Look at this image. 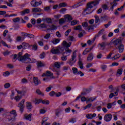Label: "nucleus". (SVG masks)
<instances>
[{
  "label": "nucleus",
  "mask_w": 125,
  "mask_h": 125,
  "mask_svg": "<svg viewBox=\"0 0 125 125\" xmlns=\"http://www.w3.org/2000/svg\"><path fill=\"white\" fill-rule=\"evenodd\" d=\"M123 40L124 38L120 37L119 39L114 40L113 42V44L115 45L116 49L119 50V53H123L124 49H125L124 44L122 43Z\"/></svg>",
  "instance_id": "nucleus-1"
},
{
  "label": "nucleus",
  "mask_w": 125,
  "mask_h": 125,
  "mask_svg": "<svg viewBox=\"0 0 125 125\" xmlns=\"http://www.w3.org/2000/svg\"><path fill=\"white\" fill-rule=\"evenodd\" d=\"M100 0H96L93 1L91 2H88L87 4L86 8L84 10V12L87 11V10H88V8H92L93 6H96V5L99 4V1H100Z\"/></svg>",
  "instance_id": "nucleus-2"
},
{
  "label": "nucleus",
  "mask_w": 125,
  "mask_h": 125,
  "mask_svg": "<svg viewBox=\"0 0 125 125\" xmlns=\"http://www.w3.org/2000/svg\"><path fill=\"white\" fill-rule=\"evenodd\" d=\"M27 54H29L25 53L23 56H22L23 55V53L22 52H19L18 54V60H19V61H20L22 63H25L26 61H25V59L28 57V56H27Z\"/></svg>",
  "instance_id": "nucleus-3"
},
{
  "label": "nucleus",
  "mask_w": 125,
  "mask_h": 125,
  "mask_svg": "<svg viewBox=\"0 0 125 125\" xmlns=\"http://www.w3.org/2000/svg\"><path fill=\"white\" fill-rule=\"evenodd\" d=\"M26 58L25 59V64H31V63H36L37 62V60L36 59H31L30 58V57L31 56V55L30 54H26Z\"/></svg>",
  "instance_id": "nucleus-4"
},
{
  "label": "nucleus",
  "mask_w": 125,
  "mask_h": 125,
  "mask_svg": "<svg viewBox=\"0 0 125 125\" xmlns=\"http://www.w3.org/2000/svg\"><path fill=\"white\" fill-rule=\"evenodd\" d=\"M25 99L22 100V101L18 104V107L20 108V111L21 113H23L24 111V108H25Z\"/></svg>",
  "instance_id": "nucleus-5"
},
{
  "label": "nucleus",
  "mask_w": 125,
  "mask_h": 125,
  "mask_svg": "<svg viewBox=\"0 0 125 125\" xmlns=\"http://www.w3.org/2000/svg\"><path fill=\"white\" fill-rule=\"evenodd\" d=\"M72 71L74 75H80V77H83L84 74L83 72L80 71H78V68L77 67L72 68Z\"/></svg>",
  "instance_id": "nucleus-6"
},
{
  "label": "nucleus",
  "mask_w": 125,
  "mask_h": 125,
  "mask_svg": "<svg viewBox=\"0 0 125 125\" xmlns=\"http://www.w3.org/2000/svg\"><path fill=\"white\" fill-rule=\"evenodd\" d=\"M106 45H107L106 42H102L101 43H99L98 46L100 50H104L105 47H106Z\"/></svg>",
  "instance_id": "nucleus-7"
},
{
  "label": "nucleus",
  "mask_w": 125,
  "mask_h": 125,
  "mask_svg": "<svg viewBox=\"0 0 125 125\" xmlns=\"http://www.w3.org/2000/svg\"><path fill=\"white\" fill-rule=\"evenodd\" d=\"M42 77H50V79H53V73L49 71H47L46 73H43Z\"/></svg>",
  "instance_id": "nucleus-8"
},
{
  "label": "nucleus",
  "mask_w": 125,
  "mask_h": 125,
  "mask_svg": "<svg viewBox=\"0 0 125 125\" xmlns=\"http://www.w3.org/2000/svg\"><path fill=\"white\" fill-rule=\"evenodd\" d=\"M78 65L80 69H83V59H82V55H79Z\"/></svg>",
  "instance_id": "nucleus-9"
},
{
  "label": "nucleus",
  "mask_w": 125,
  "mask_h": 125,
  "mask_svg": "<svg viewBox=\"0 0 125 125\" xmlns=\"http://www.w3.org/2000/svg\"><path fill=\"white\" fill-rule=\"evenodd\" d=\"M112 114H107L104 115V120L105 122H110L112 120Z\"/></svg>",
  "instance_id": "nucleus-10"
},
{
  "label": "nucleus",
  "mask_w": 125,
  "mask_h": 125,
  "mask_svg": "<svg viewBox=\"0 0 125 125\" xmlns=\"http://www.w3.org/2000/svg\"><path fill=\"white\" fill-rule=\"evenodd\" d=\"M64 20L65 22H71L73 20V17L70 15H65L64 16Z\"/></svg>",
  "instance_id": "nucleus-11"
},
{
  "label": "nucleus",
  "mask_w": 125,
  "mask_h": 125,
  "mask_svg": "<svg viewBox=\"0 0 125 125\" xmlns=\"http://www.w3.org/2000/svg\"><path fill=\"white\" fill-rule=\"evenodd\" d=\"M77 61V60H76V59L74 57H72L71 59H70L68 63V64H69V65H70V66H73V65H74V64H75V63H76V62Z\"/></svg>",
  "instance_id": "nucleus-12"
},
{
  "label": "nucleus",
  "mask_w": 125,
  "mask_h": 125,
  "mask_svg": "<svg viewBox=\"0 0 125 125\" xmlns=\"http://www.w3.org/2000/svg\"><path fill=\"white\" fill-rule=\"evenodd\" d=\"M96 117V114H90L88 113L86 115V118H87L88 120H92L93 118H95Z\"/></svg>",
  "instance_id": "nucleus-13"
},
{
  "label": "nucleus",
  "mask_w": 125,
  "mask_h": 125,
  "mask_svg": "<svg viewBox=\"0 0 125 125\" xmlns=\"http://www.w3.org/2000/svg\"><path fill=\"white\" fill-rule=\"evenodd\" d=\"M33 83H34L35 85L37 86V85H39L40 83H41V81L39 80V78H38V77H34Z\"/></svg>",
  "instance_id": "nucleus-14"
},
{
  "label": "nucleus",
  "mask_w": 125,
  "mask_h": 125,
  "mask_svg": "<svg viewBox=\"0 0 125 125\" xmlns=\"http://www.w3.org/2000/svg\"><path fill=\"white\" fill-rule=\"evenodd\" d=\"M15 117H14L13 115H9L8 117V122L9 123H14L15 122Z\"/></svg>",
  "instance_id": "nucleus-15"
},
{
  "label": "nucleus",
  "mask_w": 125,
  "mask_h": 125,
  "mask_svg": "<svg viewBox=\"0 0 125 125\" xmlns=\"http://www.w3.org/2000/svg\"><path fill=\"white\" fill-rule=\"evenodd\" d=\"M26 107L29 111H32V108H33V105H32V103L31 102H26Z\"/></svg>",
  "instance_id": "nucleus-16"
},
{
  "label": "nucleus",
  "mask_w": 125,
  "mask_h": 125,
  "mask_svg": "<svg viewBox=\"0 0 125 125\" xmlns=\"http://www.w3.org/2000/svg\"><path fill=\"white\" fill-rule=\"evenodd\" d=\"M62 45H63L65 47H70V46L72 45V42H69L68 43L67 42L64 41L62 42Z\"/></svg>",
  "instance_id": "nucleus-17"
},
{
  "label": "nucleus",
  "mask_w": 125,
  "mask_h": 125,
  "mask_svg": "<svg viewBox=\"0 0 125 125\" xmlns=\"http://www.w3.org/2000/svg\"><path fill=\"white\" fill-rule=\"evenodd\" d=\"M22 35L25 37H28L30 39H34V38H35V35L32 34H28L27 33L23 32L22 33Z\"/></svg>",
  "instance_id": "nucleus-18"
},
{
  "label": "nucleus",
  "mask_w": 125,
  "mask_h": 125,
  "mask_svg": "<svg viewBox=\"0 0 125 125\" xmlns=\"http://www.w3.org/2000/svg\"><path fill=\"white\" fill-rule=\"evenodd\" d=\"M22 47L23 49H27V48H31V45H30L28 43L23 42L22 43Z\"/></svg>",
  "instance_id": "nucleus-19"
},
{
  "label": "nucleus",
  "mask_w": 125,
  "mask_h": 125,
  "mask_svg": "<svg viewBox=\"0 0 125 125\" xmlns=\"http://www.w3.org/2000/svg\"><path fill=\"white\" fill-rule=\"evenodd\" d=\"M110 5H111V6L110 7V9H109V11H114V7H115V6H117V3H114V2H110Z\"/></svg>",
  "instance_id": "nucleus-20"
},
{
  "label": "nucleus",
  "mask_w": 125,
  "mask_h": 125,
  "mask_svg": "<svg viewBox=\"0 0 125 125\" xmlns=\"http://www.w3.org/2000/svg\"><path fill=\"white\" fill-rule=\"evenodd\" d=\"M37 65L38 68H42V67H44L45 66V64L42 62L41 61H38L37 62Z\"/></svg>",
  "instance_id": "nucleus-21"
},
{
  "label": "nucleus",
  "mask_w": 125,
  "mask_h": 125,
  "mask_svg": "<svg viewBox=\"0 0 125 125\" xmlns=\"http://www.w3.org/2000/svg\"><path fill=\"white\" fill-rule=\"evenodd\" d=\"M92 59H93V54L90 53L87 57V61L90 62L92 61Z\"/></svg>",
  "instance_id": "nucleus-22"
},
{
  "label": "nucleus",
  "mask_w": 125,
  "mask_h": 125,
  "mask_svg": "<svg viewBox=\"0 0 125 125\" xmlns=\"http://www.w3.org/2000/svg\"><path fill=\"white\" fill-rule=\"evenodd\" d=\"M24 118L28 121H32V114L30 113L29 114H25L24 115Z\"/></svg>",
  "instance_id": "nucleus-23"
},
{
  "label": "nucleus",
  "mask_w": 125,
  "mask_h": 125,
  "mask_svg": "<svg viewBox=\"0 0 125 125\" xmlns=\"http://www.w3.org/2000/svg\"><path fill=\"white\" fill-rule=\"evenodd\" d=\"M123 68L118 69L117 71L116 76L120 77L122 74H123Z\"/></svg>",
  "instance_id": "nucleus-24"
},
{
  "label": "nucleus",
  "mask_w": 125,
  "mask_h": 125,
  "mask_svg": "<svg viewBox=\"0 0 125 125\" xmlns=\"http://www.w3.org/2000/svg\"><path fill=\"white\" fill-rule=\"evenodd\" d=\"M31 12V10L29 9H26L24 11L21 12V15H25L26 14L30 13Z\"/></svg>",
  "instance_id": "nucleus-25"
},
{
  "label": "nucleus",
  "mask_w": 125,
  "mask_h": 125,
  "mask_svg": "<svg viewBox=\"0 0 125 125\" xmlns=\"http://www.w3.org/2000/svg\"><path fill=\"white\" fill-rule=\"evenodd\" d=\"M57 49L58 54H61V53H63L64 52V47H58Z\"/></svg>",
  "instance_id": "nucleus-26"
},
{
  "label": "nucleus",
  "mask_w": 125,
  "mask_h": 125,
  "mask_svg": "<svg viewBox=\"0 0 125 125\" xmlns=\"http://www.w3.org/2000/svg\"><path fill=\"white\" fill-rule=\"evenodd\" d=\"M42 21H46L47 23H48V24H49L50 23H52V21H51V18H43L42 19Z\"/></svg>",
  "instance_id": "nucleus-27"
},
{
  "label": "nucleus",
  "mask_w": 125,
  "mask_h": 125,
  "mask_svg": "<svg viewBox=\"0 0 125 125\" xmlns=\"http://www.w3.org/2000/svg\"><path fill=\"white\" fill-rule=\"evenodd\" d=\"M32 12L34 13L41 12H42V9L40 8H32Z\"/></svg>",
  "instance_id": "nucleus-28"
},
{
  "label": "nucleus",
  "mask_w": 125,
  "mask_h": 125,
  "mask_svg": "<svg viewBox=\"0 0 125 125\" xmlns=\"http://www.w3.org/2000/svg\"><path fill=\"white\" fill-rule=\"evenodd\" d=\"M120 56H121L120 54H117L115 55L113 57L111 58V59L114 61L115 60H117V59H119Z\"/></svg>",
  "instance_id": "nucleus-29"
},
{
  "label": "nucleus",
  "mask_w": 125,
  "mask_h": 125,
  "mask_svg": "<svg viewBox=\"0 0 125 125\" xmlns=\"http://www.w3.org/2000/svg\"><path fill=\"white\" fill-rule=\"evenodd\" d=\"M95 99H96V97H91L89 99L87 98L86 103H88L89 102H93Z\"/></svg>",
  "instance_id": "nucleus-30"
},
{
  "label": "nucleus",
  "mask_w": 125,
  "mask_h": 125,
  "mask_svg": "<svg viewBox=\"0 0 125 125\" xmlns=\"http://www.w3.org/2000/svg\"><path fill=\"white\" fill-rule=\"evenodd\" d=\"M30 48H32V50L35 51L38 50V45L34 44V45H30Z\"/></svg>",
  "instance_id": "nucleus-31"
},
{
  "label": "nucleus",
  "mask_w": 125,
  "mask_h": 125,
  "mask_svg": "<svg viewBox=\"0 0 125 125\" xmlns=\"http://www.w3.org/2000/svg\"><path fill=\"white\" fill-rule=\"evenodd\" d=\"M49 27L50 28V29H49L48 30H51V31L57 29V26H56L54 24H52L51 25H49Z\"/></svg>",
  "instance_id": "nucleus-32"
},
{
  "label": "nucleus",
  "mask_w": 125,
  "mask_h": 125,
  "mask_svg": "<svg viewBox=\"0 0 125 125\" xmlns=\"http://www.w3.org/2000/svg\"><path fill=\"white\" fill-rule=\"evenodd\" d=\"M51 52L52 54H58V50L57 48L54 49V48H53L51 50Z\"/></svg>",
  "instance_id": "nucleus-33"
},
{
  "label": "nucleus",
  "mask_w": 125,
  "mask_h": 125,
  "mask_svg": "<svg viewBox=\"0 0 125 125\" xmlns=\"http://www.w3.org/2000/svg\"><path fill=\"white\" fill-rule=\"evenodd\" d=\"M10 116H13L15 117H16L17 116V113H16V111L13 110L10 112Z\"/></svg>",
  "instance_id": "nucleus-34"
},
{
  "label": "nucleus",
  "mask_w": 125,
  "mask_h": 125,
  "mask_svg": "<svg viewBox=\"0 0 125 125\" xmlns=\"http://www.w3.org/2000/svg\"><path fill=\"white\" fill-rule=\"evenodd\" d=\"M60 42V40L58 39H53L52 42L53 43V44H57V43H59V42Z\"/></svg>",
  "instance_id": "nucleus-35"
},
{
  "label": "nucleus",
  "mask_w": 125,
  "mask_h": 125,
  "mask_svg": "<svg viewBox=\"0 0 125 125\" xmlns=\"http://www.w3.org/2000/svg\"><path fill=\"white\" fill-rule=\"evenodd\" d=\"M59 8L60 7H66L67 6V3L66 2H62L60 3L59 5Z\"/></svg>",
  "instance_id": "nucleus-36"
},
{
  "label": "nucleus",
  "mask_w": 125,
  "mask_h": 125,
  "mask_svg": "<svg viewBox=\"0 0 125 125\" xmlns=\"http://www.w3.org/2000/svg\"><path fill=\"white\" fill-rule=\"evenodd\" d=\"M42 3V2L41 0H40L39 2H38L37 0H36L35 5L33 4V5L34 7H37V6H39V5H41Z\"/></svg>",
  "instance_id": "nucleus-37"
},
{
  "label": "nucleus",
  "mask_w": 125,
  "mask_h": 125,
  "mask_svg": "<svg viewBox=\"0 0 125 125\" xmlns=\"http://www.w3.org/2000/svg\"><path fill=\"white\" fill-rule=\"evenodd\" d=\"M68 40L70 41V42H74L76 41V38L74 37L73 36H69L68 38Z\"/></svg>",
  "instance_id": "nucleus-38"
},
{
  "label": "nucleus",
  "mask_w": 125,
  "mask_h": 125,
  "mask_svg": "<svg viewBox=\"0 0 125 125\" xmlns=\"http://www.w3.org/2000/svg\"><path fill=\"white\" fill-rule=\"evenodd\" d=\"M103 32H104V29H101L96 36L98 38L103 34Z\"/></svg>",
  "instance_id": "nucleus-39"
},
{
  "label": "nucleus",
  "mask_w": 125,
  "mask_h": 125,
  "mask_svg": "<svg viewBox=\"0 0 125 125\" xmlns=\"http://www.w3.org/2000/svg\"><path fill=\"white\" fill-rule=\"evenodd\" d=\"M36 93H37V94H39V95H42V96H44L43 93L42 92V91H41V90L39 89L36 90Z\"/></svg>",
  "instance_id": "nucleus-40"
},
{
  "label": "nucleus",
  "mask_w": 125,
  "mask_h": 125,
  "mask_svg": "<svg viewBox=\"0 0 125 125\" xmlns=\"http://www.w3.org/2000/svg\"><path fill=\"white\" fill-rule=\"evenodd\" d=\"M88 26V23H87V22H83L82 23V27L85 29V28H87V27Z\"/></svg>",
  "instance_id": "nucleus-41"
},
{
  "label": "nucleus",
  "mask_w": 125,
  "mask_h": 125,
  "mask_svg": "<svg viewBox=\"0 0 125 125\" xmlns=\"http://www.w3.org/2000/svg\"><path fill=\"white\" fill-rule=\"evenodd\" d=\"M75 30H76V31H82V25H78L77 26H75Z\"/></svg>",
  "instance_id": "nucleus-42"
},
{
  "label": "nucleus",
  "mask_w": 125,
  "mask_h": 125,
  "mask_svg": "<svg viewBox=\"0 0 125 125\" xmlns=\"http://www.w3.org/2000/svg\"><path fill=\"white\" fill-rule=\"evenodd\" d=\"M20 99H22V96H19V95H18V96H16L15 97V100H16L17 102H18V101H19Z\"/></svg>",
  "instance_id": "nucleus-43"
},
{
  "label": "nucleus",
  "mask_w": 125,
  "mask_h": 125,
  "mask_svg": "<svg viewBox=\"0 0 125 125\" xmlns=\"http://www.w3.org/2000/svg\"><path fill=\"white\" fill-rule=\"evenodd\" d=\"M95 23H96V24H97V23H98L99 20H100V19H99V17H98L97 16V15H95Z\"/></svg>",
  "instance_id": "nucleus-44"
},
{
  "label": "nucleus",
  "mask_w": 125,
  "mask_h": 125,
  "mask_svg": "<svg viewBox=\"0 0 125 125\" xmlns=\"http://www.w3.org/2000/svg\"><path fill=\"white\" fill-rule=\"evenodd\" d=\"M88 48H86L83 52V55H85L86 54H87L88 52H90V51L89 50H87Z\"/></svg>",
  "instance_id": "nucleus-45"
},
{
  "label": "nucleus",
  "mask_w": 125,
  "mask_h": 125,
  "mask_svg": "<svg viewBox=\"0 0 125 125\" xmlns=\"http://www.w3.org/2000/svg\"><path fill=\"white\" fill-rule=\"evenodd\" d=\"M42 104H45L46 105H48L49 104V101L47 100H44L42 101Z\"/></svg>",
  "instance_id": "nucleus-46"
},
{
  "label": "nucleus",
  "mask_w": 125,
  "mask_h": 125,
  "mask_svg": "<svg viewBox=\"0 0 125 125\" xmlns=\"http://www.w3.org/2000/svg\"><path fill=\"white\" fill-rule=\"evenodd\" d=\"M9 75H10V72H9L8 71H6V72L3 73V76L4 77H8V76H9Z\"/></svg>",
  "instance_id": "nucleus-47"
},
{
  "label": "nucleus",
  "mask_w": 125,
  "mask_h": 125,
  "mask_svg": "<svg viewBox=\"0 0 125 125\" xmlns=\"http://www.w3.org/2000/svg\"><path fill=\"white\" fill-rule=\"evenodd\" d=\"M92 106V104H88L87 105H86L84 107V110H86V109H89L90 107Z\"/></svg>",
  "instance_id": "nucleus-48"
},
{
  "label": "nucleus",
  "mask_w": 125,
  "mask_h": 125,
  "mask_svg": "<svg viewBox=\"0 0 125 125\" xmlns=\"http://www.w3.org/2000/svg\"><path fill=\"white\" fill-rule=\"evenodd\" d=\"M71 52H72V50L66 49V50H65V52L63 53L62 55H63V56H64V55L66 54V53H71Z\"/></svg>",
  "instance_id": "nucleus-49"
},
{
  "label": "nucleus",
  "mask_w": 125,
  "mask_h": 125,
  "mask_svg": "<svg viewBox=\"0 0 125 125\" xmlns=\"http://www.w3.org/2000/svg\"><path fill=\"white\" fill-rule=\"evenodd\" d=\"M111 24H112V21H108V23L106 24H104V27L105 28V29H107L108 27H109V26H111Z\"/></svg>",
  "instance_id": "nucleus-50"
},
{
  "label": "nucleus",
  "mask_w": 125,
  "mask_h": 125,
  "mask_svg": "<svg viewBox=\"0 0 125 125\" xmlns=\"http://www.w3.org/2000/svg\"><path fill=\"white\" fill-rule=\"evenodd\" d=\"M45 57V53L43 52L42 54H41L40 55V57L41 59H43V58H44Z\"/></svg>",
  "instance_id": "nucleus-51"
},
{
  "label": "nucleus",
  "mask_w": 125,
  "mask_h": 125,
  "mask_svg": "<svg viewBox=\"0 0 125 125\" xmlns=\"http://www.w3.org/2000/svg\"><path fill=\"white\" fill-rule=\"evenodd\" d=\"M7 41L9 42H12V39H11V36H10V35H7Z\"/></svg>",
  "instance_id": "nucleus-52"
},
{
  "label": "nucleus",
  "mask_w": 125,
  "mask_h": 125,
  "mask_svg": "<svg viewBox=\"0 0 125 125\" xmlns=\"http://www.w3.org/2000/svg\"><path fill=\"white\" fill-rule=\"evenodd\" d=\"M48 120V117H44L42 120V125H43V124H45V123H46V121H47Z\"/></svg>",
  "instance_id": "nucleus-53"
},
{
  "label": "nucleus",
  "mask_w": 125,
  "mask_h": 125,
  "mask_svg": "<svg viewBox=\"0 0 125 125\" xmlns=\"http://www.w3.org/2000/svg\"><path fill=\"white\" fill-rule=\"evenodd\" d=\"M71 24L72 26H75V25H77V24H78V21L76 20L72 21Z\"/></svg>",
  "instance_id": "nucleus-54"
},
{
  "label": "nucleus",
  "mask_w": 125,
  "mask_h": 125,
  "mask_svg": "<svg viewBox=\"0 0 125 125\" xmlns=\"http://www.w3.org/2000/svg\"><path fill=\"white\" fill-rule=\"evenodd\" d=\"M102 8L103 9H104V10H107L109 9L108 6H107V5H106V4L103 5Z\"/></svg>",
  "instance_id": "nucleus-55"
},
{
  "label": "nucleus",
  "mask_w": 125,
  "mask_h": 125,
  "mask_svg": "<svg viewBox=\"0 0 125 125\" xmlns=\"http://www.w3.org/2000/svg\"><path fill=\"white\" fill-rule=\"evenodd\" d=\"M50 38V34L47 33L45 35V36H44V39H45L46 40H48Z\"/></svg>",
  "instance_id": "nucleus-56"
},
{
  "label": "nucleus",
  "mask_w": 125,
  "mask_h": 125,
  "mask_svg": "<svg viewBox=\"0 0 125 125\" xmlns=\"http://www.w3.org/2000/svg\"><path fill=\"white\" fill-rule=\"evenodd\" d=\"M66 10H67L66 8H62L60 10V13H65L66 12Z\"/></svg>",
  "instance_id": "nucleus-57"
},
{
  "label": "nucleus",
  "mask_w": 125,
  "mask_h": 125,
  "mask_svg": "<svg viewBox=\"0 0 125 125\" xmlns=\"http://www.w3.org/2000/svg\"><path fill=\"white\" fill-rule=\"evenodd\" d=\"M31 69H32V65L31 64L28 65L26 67V71H30Z\"/></svg>",
  "instance_id": "nucleus-58"
},
{
  "label": "nucleus",
  "mask_w": 125,
  "mask_h": 125,
  "mask_svg": "<svg viewBox=\"0 0 125 125\" xmlns=\"http://www.w3.org/2000/svg\"><path fill=\"white\" fill-rule=\"evenodd\" d=\"M13 21L15 23H16V22H19V21H20V18H16L13 19Z\"/></svg>",
  "instance_id": "nucleus-59"
},
{
  "label": "nucleus",
  "mask_w": 125,
  "mask_h": 125,
  "mask_svg": "<svg viewBox=\"0 0 125 125\" xmlns=\"http://www.w3.org/2000/svg\"><path fill=\"white\" fill-rule=\"evenodd\" d=\"M66 22V21H65V20H64V19H61L59 20V24H64V22Z\"/></svg>",
  "instance_id": "nucleus-60"
},
{
  "label": "nucleus",
  "mask_w": 125,
  "mask_h": 125,
  "mask_svg": "<svg viewBox=\"0 0 125 125\" xmlns=\"http://www.w3.org/2000/svg\"><path fill=\"white\" fill-rule=\"evenodd\" d=\"M4 87L5 88H8L9 87H10V83H6L4 85Z\"/></svg>",
  "instance_id": "nucleus-61"
},
{
  "label": "nucleus",
  "mask_w": 125,
  "mask_h": 125,
  "mask_svg": "<svg viewBox=\"0 0 125 125\" xmlns=\"http://www.w3.org/2000/svg\"><path fill=\"white\" fill-rule=\"evenodd\" d=\"M61 58L62 61H66L67 59H68V58H67V56H63Z\"/></svg>",
  "instance_id": "nucleus-62"
},
{
  "label": "nucleus",
  "mask_w": 125,
  "mask_h": 125,
  "mask_svg": "<svg viewBox=\"0 0 125 125\" xmlns=\"http://www.w3.org/2000/svg\"><path fill=\"white\" fill-rule=\"evenodd\" d=\"M71 29H68L64 33L65 36H68L70 33H71Z\"/></svg>",
  "instance_id": "nucleus-63"
},
{
  "label": "nucleus",
  "mask_w": 125,
  "mask_h": 125,
  "mask_svg": "<svg viewBox=\"0 0 125 125\" xmlns=\"http://www.w3.org/2000/svg\"><path fill=\"white\" fill-rule=\"evenodd\" d=\"M38 26L40 27V28H46V25H45L44 23L38 25Z\"/></svg>",
  "instance_id": "nucleus-64"
}]
</instances>
